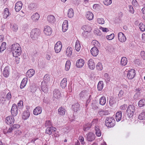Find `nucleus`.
I'll return each instance as SVG.
<instances>
[{"label": "nucleus", "mask_w": 145, "mask_h": 145, "mask_svg": "<svg viewBox=\"0 0 145 145\" xmlns=\"http://www.w3.org/2000/svg\"><path fill=\"white\" fill-rule=\"evenodd\" d=\"M91 54L94 56H97L98 54L99 50L96 47H93L90 50Z\"/></svg>", "instance_id": "nucleus-18"}, {"label": "nucleus", "mask_w": 145, "mask_h": 145, "mask_svg": "<svg viewBox=\"0 0 145 145\" xmlns=\"http://www.w3.org/2000/svg\"><path fill=\"white\" fill-rule=\"evenodd\" d=\"M135 110L134 106L133 105H129L127 110V116L129 118L133 115Z\"/></svg>", "instance_id": "nucleus-4"}, {"label": "nucleus", "mask_w": 145, "mask_h": 145, "mask_svg": "<svg viewBox=\"0 0 145 145\" xmlns=\"http://www.w3.org/2000/svg\"><path fill=\"white\" fill-rule=\"evenodd\" d=\"M14 121V119L12 116H9L6 118L5 122L8 125H10L13 123Z\"/></svg>", "instance_id": "nucleus-11"}, {"label": "nucleus", "mask_w": 145, "mask_h": 145, "mask_svg": "<svg viewBox=\"0 0 145 145\" xmlns=\"http://www.w3.org/2000/svg\"><path fill=\"white\" fill-rule=\"evenodd\" d=\"M127 72V76L129 79H132L135 77V71L133 69H131Z\"/></svg>", "instance_id": "nucleus-7"}, {"label": "nucleus", "mask_w": 145, "mask_h": 145, "mask_svg": "<svg viewBox=\"0 0 145 145\" xmlns=\"http://www.w3.org/2000/svg\"><path fill=\"white\" fill-rule=\"evenodd\" d=\"M11 113L13 116H16L18 113V108L16 105L13 104L11 110Z\"/></svg>", "instance_id": "nucleus-8"}, {"label": "nucleus", "mask_w": 145, "mask_h": 145, "mask_svg": "<svg viewBox=\"0 0 145 145\" xmlns=\"http://www.w3.org/2000/svg\"><path fill=\"white\" fill-rule=\"evenodd\" d=\"M68 21L67 20H64L62 25V30L63 32H65L68 29Z\"/></svg>", "instance_id": "nucleus-20"}, {"label": "nucleus", "mask_w": 145, "mask_h": 145, "mask_svg": "<svg viewBox=\"0 0 145 145\" xmlns=\"http://www.w3.org/2000/svg\"><path fill=\"white\" fill-rule=\"evenodd\" d=\"M10 13L8 8H6L5 9L3 13V17L4 18H7L10 15Z\"/></svg>", "instance_id": "nucleus-34"}, {"label": "nucleus", "mask_w": 145, "mask_h": 145, "mask_svg": "<svg viewBox=\"0 0 145 145\" xmlns=\"http://www.w3.org/2000/svg\"><path fill=\"white\" fill-rule=\"evenodd\" d=\"M91 44L94 46L93 47H96L97 48L100 47V43L96 40H93L91 42Z\"/></svg>", "instance_id": "nucleus-41"}, {"label": "nucleus", "mask_w": 145, "mask_h": 145, "mask_svg": "<svg viewBox=\"0 0 145 145\" xmlns=\"http://www.w3.org/2000/svg\"><path fill=\"white\" fill-rule=\"evenodd\" d=\"M67 79L66 78H64L60 83V86L63 88H65L67 86Z\"/></svg>", "instance_id": "nucleus-29"}, {"label": "nucleus", "mask_w": 145, "mask_h": 145, "mask_svg": "<svg viewBox=\"0 0 145 145\" xmlns=\"http://www.w3.org/2000/svg\"><path fill=\"white\" fill-rule=\"evenodd\" d=\"M139 28L142 31H145V25L142 23H140L139 25Z\"/></svg>", "instance_id": "nucleus-53"}, {"label": "nucleus", "mask_w": 145, "mask_h": 145, "mask_svg": "<svg viewBox=\"0 0 145 145\" xmlns=\"http://www.w3.org/2000/svg\"><path fill=\"white\" fill-rule=\"evenodd\" d=\"M85 16L86 18L89 20H92L93 18V14L90 11L86 12Z\"/></svg>", "instance_id": "nucleus-23"}, {"label": "nucleus", "mask_w": 145, "mask_h": 145, "mask_svg": "<svg viewBox=\"0 0 145 145\" xmlns=\"http://www.w3.org/2000/svg\"><path fill=\"white\" fill-rule=\"evenodd\" d=\"M50 81V77L49 75L46 74L44 77L43 81L42 82H44V83L48 84V85L51 84Z\"/></svg>", "instance_id": "nucleus-28"}, {"label": "nucleus", "mask_w": 145, "mask_h": 145, "mask_svg": "<svg viewBox=\"0 0 145 145\" xmlns=\"http://www.w3.org/2000/svg\"><path fill=\"white\" fill-rule=\"evenodd\" d=\"M10 49L13 56H18L21 54V48L20 45L18 43L12 45L10 46Z\"/></svg>", "instance_id": "nucleus-1"}, {"label": "nucleus", "mask_w": 145, "mask_h": 145, "mask_svg": "<svg viewBox=\"0 0 145 145\" xmlns=\"http://www.w3.org/2000/svg\"><path fill=\"white\" fill-rule=\"evenodd\" d=\"M88 67L91 69H93L95 66V64L93 60L92 59H90L88 61Z\"/></svg>", "instance_id": "nucleus-13"}, {"label": "nucleus", "mask_w": 145, "mask_h": 145, "mask_svg": "<svg viewBox=\"0 0 145 145\" xmlns=\"http://www.w3.org/2000/svg\"><path fill=\"white\" fill-rule=\"evenodd\" d=\"M80 96L81 98H89L91 95L89 94V92L86 91L81 92L79 95Z\"/></svg>", "instance_id": "nucleus-16"}, {"label": "nucleus", "mask_w": 145, "mask_h": 145, "mask_svg": "<svg viewBox=\"0 0 145 145\" xmlns=\"http://www.w3.org/2000/svg\"><path fill=\"white\" fill-rule=\"evenodd\" d=\"M67 14L68 17L69 18H72L73 16L74 12L72 8H70L68 10Z\"/></svg>", "instance_id": "nucleus-43"}, {"label": "nucleus", "mask_w": 145, "mask_h": 145, "mask_svg": "<svg viewBox=\"0 0 145 145\" xmlns=\"http://www.w3.org/2000/svg\"><path fill=\"white\" fill-rule=\"evenodd\" d=\"M42 111V108L39 106L36 107L33 110V114L35 115H37L41 114Z\"/></svg>", "instance_id": "nucleus-25"}, {"label": "nucleus", "mask_w": 145, "mask_h": 145, "mask_svg": "<svg viewBox=\"0 0 145 145\" xmlns=\"http://www.w3.org/2000/svg\"><path fill=\"white\" fill-rule=\"evenodd\" d=\"M124 92L123 90H121L120 91L118 95L119 98L120 99H121L122 98L123 96H124Z\"/></svg>", "instance_id": "nucleus-57"}, {"label": "nucleus", "mask_w": 145, "mask_h": 145, "mask_svg": "<svg viewBox=\"0 0 145 145\" xmlns=\"http://www.w3.org/2000/svg\"><path fill=\"white\" fill-rule=\"evenodd\" d=\"M78 139L82 144H85L84 138L82 136H80L79 137Z\"/></svg>", "instance_id": "nucleus-60"}, {"label": "nucleus", "mask_w": 145, "mask_h": 145, "mask_svg": "<svg viewBox=\"0 0 145 145\" xmlns=\"http://www.w3.org/2000/svg\"><path fill=\"white\" fill-rule=\"evenodd\" d=\"M9 68L6 67H5L3 71V74L4 76L7 77L8 76L9 73Z\"/></svg>", "instance_id": "nucleus-32"}, {"label": "nucleus", "mask_w": 145, "mask_h": 145, "mask_svg": "<svg viewBox=\"0 0 145 145\" xmlns=\"http://www.w3.org/2000/svg\"><path fill=\"white\" fill-rule=\"evenodd\" d=\"M36 7V5L34 3L30 4L28 7L29 9L30 10H34Z\"/></svg>", "instance_id": "nucleus-54"}, {"label": "nucleus", "mask_w": 145, "mask_h": 145, "mask_svg": "<svg viewBox=\"0 0 145 145\" xmlns=\"http://www.w3.org/2000/svg\"><path fill=\"white\" fill-rule=\"evenodd\" d=\"M11 28L13 31L16 32L18 30V26L15 24H14L11 25Z\"/></svg>", "instance_id": "nucleus-51"}, {"label": "nucleus", "mask_w": 145, "mask_h": 145, "mask_svg": "<svg viewBox=\"0 0 145 145\" xmlns=\"http://www.w3.org/2000/svg\"><path fill=\"white\" fill-rule=\"evenodd\" d=\"M140 55L142 58L143 59H145V52L143 51H141V52Z\"/></svg>", "instance_id": "nucleus-64"}, {"label": "nucleus", "mask_w": 145, "mask_h": 145, "mask_svg": "<svg viewBox=\"0 0 145 145\" xmlns=\"http://www.w3.org/2000/svg\"><path fill=\"white\" fill-rule=\"evenodd\" d=\"M51 85V84L48 85V84L44 83V82H42L41 85V89L44 93L47 92L48 91V87Z\"/></svg>", "instance_id": "nucleus-12"}, {"label": "nucleus", "mask_w": 145, "mask_h": 145, "mask_svg": "<svg viewBox=\"0 0 145 145\" xmlns=\"http://www.w3.org/2000/svg\"><path fill=\"white\" fill-rule=\"evenodd\" d=\"M35 71L34 70L31 69L27 71L26 73V75L27 77L30 78L32 77L35 74Z\"/></svg>", "instance_id": "nucleus-26"}, {"label": "nucleus", "mask_w": 145, "mask_h": 145, "mask_svg": "<svg viewBox=\"0 0 145 145\" xmlns=\"http://www.w3.org/2000/svg\"><path fill=\"white\" fill-rule=\"evenodd\" d=\"M65 112V110L64 108L62 107H60L58 110V113L59 115L61 116L64 115Z\"/></svg>", "instance_id": "nucleus-39"}, {"label": "nucleus", "mask_w": 145, "mask_h": 145, "mask_svg": "<svg viewBox=\"0 0 145 145\" xmlns=\"http://www.w3.org/2000/svg\"><path fill=\"white\" fill-rule=\"evenodd\" d=\"M22 4L20 1L17 2L15 5V9L16 12L19 11L22 8Z\"/></svg>", "instance_id": "nucleus-22"}, {"label": "nucleus", "mask_w": 145, "mask_h": 145, "mask_svg": "<svg viewBox=\"0 0 145 145\" xmlns=\"http://www.w3.org/2000/svg\"><path fill=\"white\" fill-rule=\"evenodd\" d=\"M138 118L141 120H145V112L140 114L138 116Z\"/></svg>", "instance_id": "nucleus-49"}, {"label": "nucleus", "mask_w": 145, "mask_h": 145, "mask_svg": "<svg viewBox=\"0 0 145 145\" xmlns=\"http://www.w3.org/2000/svg\"><path fill=\"white\" fill-rule=\"evenodd\" d=\"M6 48V44L5 42H3L0 47V51L1 52H2Z\"/></svg>", "instance_id": "nucleus-48"}, {"label": "nucleus", "mask_w": 145, "mask_h": 145, "mask_svg": "<svg viewBox=\"0 0 145 145\" xmlns=\"http://www.w3.org/2000/svg\"><path fill=\"white\" fill-rule=\"evenodd\" d=\"M129 7V12L132 14H133L134 12V10L133 9V8L132 6L131 5H129L128 6Z\"/></svg>", "instance_id": "nucleus-58"}, {"label": "nucleus", "mask_w": 145, "mask_h": 145, "mask_svg": "<svg viewBox=\"0 0 145 145\" xmlns=\"http://www.w3.org/2000/svg\"><path fill=\"white\" fill-rule=\"evenodd\" d=\"M115 120L112 117L107 118L105 121L106 126L110 127H113L115 125Z\"/></svg>", "instance_id": "nucleus-3"}, {"label": "nucleus", "mask_w": 145, "mask_h": 145, "mask_svg": "<svg viewBox=\"0 0 145 145\" xmlns=\"http://www.w3.org/2000/svg\"><path fill=\"white\" fill-rule=\"evenodd\" d=\"M122 118V113L121 111L117 112L116 114V119L117 121L121 120Z\"/></svg>", "instance_id": "nucleus-31"}, {"label": "nucleus", "mask_w": 145, "mask_h": 145, "mask_svg": "<svg viewBox=\"0 0 145 145\" xmlns=\"http://www.w3.org/2000/svg\"><path fill=\"white\" fill-rule=\"evenodd\" d=\"M73 49L70 47H68L65 51L66 55L67 57H70L71 56L72 52Z\"/></svg>", "instance_id": "nucleus-19"}, {"label": "nucleus", "mask_w": 145, "mask_h": 145, "mask_svg": "<svg viewBox=\"0 0 145 145\" xmlns=\"http://www.w3.org/2000/svg\"><path fill=\"white\" fill-rule=\"evenodd\" d=\"M95 134L97 136L99 137L101 136V131L99 129V127L98 126H95Z\"/></svg>", "instance_id": "nucleus-37"}, {"label": "nucleus", "mask_w": 145, "mask_h": 145, "mask_svg": "<svg viewBox=\"0 0 145 145\" xmlns=\"http://www.w3.org/2000/svg\"><path fill=\"white\" fill-rule=\"evenodd\" d=\"M82 28L84 31L87 32H89L91 30V28L90 26L87 25L83 26Z\"/></svg>", "instance_id": "nucleus-36"}, {"label": "nucleus", "mask_w": 145, "mask_h": 145, "mask_svg": "<svg viewBox=\"0 0 145 145\" xmlns=\"http://www.w3.org/2000/svg\"><path fill=\"white\" fill-rule=\"evenodd\" d=\"M84 61L82 59H80L77 61L76 66L80 68L84 65Z\"/></svg>", "instance_id": "nucleus-24"}, {"label": "nucleus", "mask_w": 145, "mask_h": 145, "mask_svg": "<svg viewBox=\"0 0 145 145\" xmlns=\"http://www.w3.org/2000/svg\"><path fill=\"white\" fill-rule=\"evenodd\" d=\"M75 48V50L77 52H79L81 48L80 44L79 41L78 40H77L76 41Z\"/></svg>", "instance_id": "nucleus-38"}, {"label": "nucleus", "mask_w": 145, "mask_h": 145, "mask_svg": "<svg viewBox=\"0 0 145 145\" xmlns=\"http://www.w3.org/2000/svg\"><path fill=\"white\" fill-rule=\"evenodd\" d=\"M40 18L39 14L37 12L33 13L31 16V19L34 22L37 21Z\"/></svg>", "instance_id": "nucleus-17"}, {"label": "nucleus", "mask_w": 145, "mask_h": 145, "mask_svg": "<svg viewBox=\"0 0 145 145\" xmlns=\"http://www.w3.org/2000/svg\"><path fill=\"white\" fill-rule=\"evenodd\" d=\"M98 120L97 119H94L92 121L91 123H88L84 125L83 126V130L84 131H87L88 130L92 125H94V124L97 123Z\"/></svg>", "instance_id": "nucleus-5"}, {"label": "nucleus", "mask_w": 145, "mask_h": 145, "mask_svg": "<svg viewBox=\"0 0 145 145\" xmlns=\"http://www.w3.org/2000/svg\"><path fill=\"white\" fill-rule=\"evenodd\" d=\"M44 32L45 35H50L52 33V29L48 26H46L44 27Z\"/></svg>", "instance_id": "nucleus-10"}, {"label": "nucleus", "mask_w": 145, "mask_h": 145, "mask_svg": "<svg viewBox=\"0 0 145 145\" xmlns=\"http://www.w3.org/2000/svg\"><path fill=\"white\" fill-rule=\"evenodd\" d=\"M97 22L99 24H103L105 23V21L103 18H98L97 20Z\"/></svg>", "instance_id": "nucleus-52"}, {"label": "nucleus", "mask_w": 145, "mask_h": 145, "mask_svg": "<svg viewBox=\"0 0 145 145\" xmlns=\"http://www.w3.org/2000/svg\"><path fill=\"white\" fill-rule=\"evenodd\" d=\"M18 106L19 108H22L23 107V102L20 101L18 103Z\"/></svg>", "instance_id": "nucleus-61"}, {"label": "nucleus", "mask_w": 145, "mask_h": 145, "mask_svg": "<svg viewBox=\"0 0 145 145\" xmlns=\"http://www.w3.org/2000/svg\"><path fill=\"white\" fill-rule=\"evenodd\" d=\"M140 97V93L137 92L134 95L133 97V98L134 99H137Z\"/></svg>", "instance_id": "nucleus-63"}, {"label": "nucleus", "mask_w": 145, "mask_h": 145, "mask_svg": "<svg viewBox=\"0 0 145 145\" xmlns=\"http://www.w3.org/2000/svg\"><path fill=\"white\" fill-rule=\"evenodd\" d=\"M56 129L53 127H48L46 129V133L49 135H51L54 132L56 131Z\"/></svg>", "instance_id": "nucleus-14"}, {"label": "nucleus", "mask_w": 145, "mask_h": 145, "mask_svg": "<svg viewBox=\"0 0 145 145\" xmlns=\"http://www.w3.org/2000/svg\"><path fill=\"white\" fill-rule=\"evenodd\" d=\"M27 81V79L26 78H25L22 81L21 85L20 86V88L21 89L24 88L26 86Z\"/></svg>", "instance_id": "nucleus-35"}, {"label": "nucleus", "mask_w": 145, "mask_h": 145, "mask_svg": "<svg viewBox=\"0 0 145 145\" xmlns=\"http://www.w3.org/2000/svg\"><path fill=\"white\" fill-rule=\"evenodd\" d=\"M127 58L125 57H122L121 60L120 64L122 66H125L127 65Z\"/></svg>", "instance_id": "nucleus-33"}, {"label": "nucleus", "mask_w": 145, "mask_h": 145, "mask_svg": "<svg viewBox=\"0 0 145 145\" xmlns=\"http://www.w3.org/2000/svg\"><path fill=\"white\" fill-rule=\"evenodd\" d=\"M53 95L55 98H59L61 96V93L58 89H55L54 91Z\"/></svg>", "instance_id": "nucleus-27"}, {"label": "nucleus", "mask_w": 145, "mask_h": 145, "mask_svg": "<svg viewBox=\"0 0 145 145\" xmlns=\"http://www.w3.org/2000/svg\"><path fill=\"white\" fill-rule=\"evenodd\" d=\"M48 21L50 23H54L55 21V18L54 16L52 15H49L47 17Z\"/></svg>", "instance_id": "nucleus-30"}, {"label": "nucleus", "mask_w": 145, "mask_h": 145, "mask_svg": "<svg viewBox=\"0 0 145 145\" xmlns=\"http://www.w3.org/2000/svg\"><path fill=\"white\" fill-rule=\"evenodd\" d=\"M114 37V35L112 33L109 35H107L106 36V38L109 40H112L113 39Z\"/></svg>", "instance_id": "nucleus-55"}, {"label": "nucleus", "mask_w": 145, "mask_h": 145, "mask_svg": "<svg viewBox=\"0 0 145 145\" xmlns=\"http://www.w3.org/2000/svg\"><path fill=\"white\" fill-rule=\"evenodd\" d=\"M40 34V30L38 29H33L31 33V37L34 40H37Z\"/></svg>", "instance_id": "nucleus-2"}, {"label": "nucleus", "mask_w": 145, "mask_h": 145, "mask_svg": "<svg viewBox=\"0 0 145 145\" xmlns=\"http://www.w3.org/2000/svg\"><path fill=\"white\" fill-rule=\"evenodd\" d=\"M51 125V123L50 121L47 120L46 121L45 126L46 127H49Z\"/></svg>", "instance_id": "nucleus-62"}, {"label": "nucleus", "mask_w": 145, "mask_h": 145, "mask_svg": "<svg viewBox=\"0 0 145 145\" xmlns=\"http://www.w3.org/2000/svg\"><path fill=\"white\" fill-rule=\"evenodd\" d=\"M109 113L108 111L107 110H101L98 112L99 114L101 116H102L104 115H107Z\"/></svg>", "instance_id": "nucleus-47"}, {"label": "nucleus", "mask_w": 145, "mask_h": 145, "mask_svg": "<svg viewBox=\"0 0 145 145\" xmlns=\"http://www.w3.org/2000/svg\"><path fill=\"white\" fill-rule=\"evenodd\" d=\"M106 99L104 96H102L99 99V102L101 105H104L106 103Z\"/></svg>", "instance_id": "nucleus-40"}, {"label": "nucleus", "mask_w": 145, "mask_h": 145, "mask_svg": "<svg viewBox=\"0 0 145 145\" xmlns=\"http://www.w3.org/2000/svg\"><path fill=\"white\" fill-rule=\"evenodd\" d=\"M103 3L105 5H109L112 3V0H104Z\"/></svg>", "instance_id": "nucleus-56"}, {"label": "nucleus", "mask_w": 145, "mask_h": 145, "mask_svg": "<svg viewBox=\"0 0 145 145\" xmlns=\"http://www.w3.org/2000/svg\"><path fill=\"white\" fill-rule=\"evenodd\" d=\"M71 65V62L70 61H67L65 65V69L66 71H68Z\"/></svg>", "instance_id": "nucleus-42"}, {"label": "nucleus", "mask_w": 145, "mask_h": 145, "mask_svg": "<svg viewBox=\"0 0 145 145\" xmlns=\"http://www.w3.org/2000/svg\"><path fill=\"white\" fill-rule=\"evenodd\" d=\"M145 105V100L142 99L139 101L138 103V105L140 107L143 106Z\"/></svg>", "instance_id": "nucleus-46"}, {"label": "nucleus", "mask_w": 145, "mask_h": 145, "mask_svg": "<svg viewBox=\"0 0 145 145\" xmlns=\"http://www.w3.org/2000/svg\"><path fill=\"white\" fill-rule=\"evenodd\" d=\"M118 38L119 40L122 42H125L126 39L125 36L122 32H119L118 35Z\"/></svg>", "instance_id": "nucleus-9"}, {"label": "nucleus", "mask_w": 145, "mask_h": 145, "mask_svg": "<svg viewBox=\"0 0 145 145\" xmlns=\"http://www.w3.org/2000/svg\"><path fill=\"white\" fill-rule=\"evenodd\" d=\"M95 135L92 132H90L87 134V139L88 141H92L95 139Z\"/></svg>", "instance_id": "nucleus-15"}, {"label": "nucleus", "mask_w": 145, "mask_h": 145, "mask_svg": "<svg viewBox=\"0 0 145 145\" xmlns=\"http://www.w3.org/2000/svg\"><path fill=\"white\" fill-rule=\"evenodd\" d=\"M132 4L134 7H137L138 6V4L136 0H133L132 1Z\"/></svg>", "instance_id": "nucleus-59"}, {"label": "nucleus", "mask_w": 145, "mask_h": 145, "mask_svg": "<svg viewBox=\"0 0 145 145\" xmlns=\"http://www.w3.org/2000/svg\"><path fill=\"white\" fill-rule=\"evenodd\" d=\"M80 105L78 103H76L72 105V108L74 112H76L79 110Z\"/></svg>", "instance_id": "nucleus-44"}, {"label": "nucleus", "mask_w": 145, "mask_h": 145, "mask_svg": "<svg viewBox=\"0 0 145 145\" xmlns=\"http://www.w3.org/2000/svg\"><path fill=\"white\" fill-rule=\"evenodd\" d=\"M103 81H100L99 82L97 88L99 90H101L103 87Z\"/></svg>", "instance_id": "nucleus-45"}, {"label": "nucleus", "mask_w": 145, "mask_h": 145, "mask_svg": "<svg viewBox=\"0 0 145 145\" xmlns=\"http://www.w3.org/2000/svg\"><path fill=\"white\" fill-rule=\"evenodd\" d=\"M62 47L61 42L60 41L57 42L55 45L54 49L55 52L57 53L59 52L62 49Z\"/></svg>", "instance_id": "nucleus-6"}, {"label": "nucleus", "mask_w": 145, "mask_h": 145, "mask_svg": "<svg viewBox=\"0 0 145 145\" xmlns=\"http://www.w3.org/2000/svg\"><path fill=\"white\" fill-rule=\"evenodd\" d=\"M30 115L29 112L28 110L24 111L22 114V119L25 120L27 119Z\"/></svg>", "instance_id": "nucleus-21"}, {"label": "nucleus", "mask_w": 145, "mask_h": 145, "mask_svg": "<svg viewBox=\"0 0 145 145\" xmlns=\"http://www.w3.org/2000/svg\"><path fill=\"white\" fill-rule=\"evenodd\" d=\"M96 68L99 71H101L103 69V66L102 64L100 63L99 62L96 66Z\"/></svg>", "instance_id": "nucleus-50"}]
</instances>
